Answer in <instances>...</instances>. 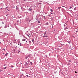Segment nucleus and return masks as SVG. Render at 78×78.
I'll return each mask as SVG.
<instances>
[{
    "label": "nucleus",
    "instance_id": "1",
    "mask_svg": "<svg viewBox=\"0 0 78 78\" xmlns=\"http://www.w3.org/2000/svg\"><path fill=\"white\" fill-rule=\"evenodd\" d=\"M29 11H32V9H29Z\"/></svg>",
    "mask_w": 78,
    "mask_h": 78
},
{
    "label": "nucleus",
    "instance_id": "2",
    "mask_svg": "<svg viewBox=\"0 0 78 78\" xmlns=\"http://www.w3.org/2000/svg\"><path fill=\"white\" fill-rule=\"evenodd\" d=\"M28 57H29V56H26L25 57V59H27V58H28Z\"/></svg>",
    "mask_w": 78,
    "mask_h": 78
},
{
    "label": "nucleus",
    "instance_id": "3",
    "mask_svg": "<svg viewBox=\"0 0 78 78\" xmlns=\"http://www.w3.org/2000/svg\"><path fill=\"white\" fill-rule=\"evenodd\" d=\"M76 34H77V35H78V31H76Z\"/></svg>",
    "mask_w": 78,
    "mask_h": 78
},
{
    "label": "nucleus",
    "instance_id": "4",
    "mask_svg": "<svg viewBox=\"0 0 78 78\" xmlns=\"http://www.w3.org/2000/svg\"><path fill=\"white\" fill-rule=\"evenodd\" d=\"M48 23H45V25H48Z\"/></svg>",
    "mask_w": 78,
    "mask_h": 78
},
{
    "label": "nucleus",
    "instance_id": "5",
    "mask_svg": "<svg viewBox=\"0 0 78 78\" xmlns=\"http://www.w3.org/2000/svg\"><path fill=\"white\" fill-rule=\"evenodd\" d=\"M23 41H26V40L25 39H23L22 40Z\"/></svg>",
    "mask_w": 78,
    "mask_h": 78
},
{
    "label": "nucleus",
    "instance_id": "6",
    "mask_svg": "<svg viewBox=\"0 0 78 78\" xmlns=\"http://www.w3.org/2000/svg\"><path fill=\"white\" fill-rule=\"evenodd\" d=\"M16 40H14L13 41V42L14 43H16Z\"/></svg>",
    "mask_w": 78,
    "mask_h": 78
},
{
    "label": "nucleus",
    "instance_id": "7",
    "mask_svg": "<svg viewBox=\"0 0 78 78\" xmlns=\"http://www.w3.org/2000/svg\"><path fill=\"white\" fill-rule=\"evenodd\" d=\"M8 53H7L5 55V56H8Z\"/></svg>",
    "mask_w": 78,
    "mask_h": 78
},
{
    "label": "nucleus",
    "instance_id": "8",
    "mask_svg": "<svg viewBox=\"0 0 78 78\" xmlns=\"http://www.w3.org/2000/svg\"><path fill=\"white\" fill-rule=\"evenodd\" d=\"M50 11H51V12H53V10L52 9H50Z\"/></svg>",
    "mask_w": 78,
    "mask_h": 78
},
{
    "label": "nucleus",
    "instance_id": "9",
    "mask_svg": "<svg viewBox=\"0 0 78 78\" xmlns=\"http://www.w3.org/2000/svg\"><path fill=\"white\" fill-rule=\"evenodd\" d=\"M61 8V7H58V9L59 10V9H60Z\"/></svg>",
    "mask_w": 78,
    "mask_h": 78
},
{
    "label": "nucleus",
    "instance_id": "10",
    "mask_svg": "<svg viewBox=\"0 0 78 78\" xmlns=\"http://www.w3.org/2000/svg\"><path fill=\"white\" fill-rule=\"evenodd\" d=\"M6 68H7V67H5V68H4V69H6Z\"/></svg>",
    "mask_w": 78,
    "mask_h": 78
},
{
    "label": "nucleus",
    "instance_id": "11",
    "mask_svg": "<svg viewBox=\"0 0 78 78\" xmlns=\"http://www.w3.org/2000/svg\"><path fill=\"white\" fill-rule=\"evenodd\" d=\"M44 37H48V36H44Z\"/></svg>",
    "mask_w": 78,
    "mask_h": 78
},
{
    "label": "nucleus",
    "instance_id": "12",
    "mask_svg": "<svg viewBox=\"0 0 78 78\" xmlns=\"http://www.w3.org/2000/svg\"><path fill=\"white\" fill-rule=\"evenodd\" d=\"M61 45H62V46L64 45V44H61Z\"/></svg>",
    "mask_w": 78,
    "mask_h": 78
},
{
    "label": "nucleus",
    "instance_id": "13",
    "mask_svg": "<svg viewBox=\"0 0 78 78\" xmlns=\"http://www.w3.org/2000/svg\"><path fill=\"white\" fill-rule=\"evenodd\" d=\"M71 8H72V7H70V8H69V9H71Z\"/></svg>",
    "mask_w": 78,
    "mask_h": 78
},
{
    "label": "nucleus",
    "instance_id": "14",
    "mask_svg": "<svg viewBox=\"0 0 78 78\" xmlns=\"http://www.w3.org/2000/svg\"><path fill=\"white\" fill-rule=\"evenodd\" d=\"M2 50H4V51H5V49L4 48Z\"/></svg>",
    "mask_w": 78,
    "mask_h": 78
},
{
    "label": "nucleus",
    "instance_id": "15",
    "mask_svg": "<svg viewBox=\"0 0 78 78\" xmlns=\"http://www.w3.org/2000/svg\"><path fill=\"white\" fill-rule=\"evenodd\" d=\"M30 64H31V65H32V64L33 63H32V62H30Z\"/></svg>",
    "mask_w": 78,
    "mask_h": 78
},
{
    "label": "nucleus",
    "instance_id": "16",
    "mask_svg": "<svg viewBox=\"0 0 78 78\" xmlns=\"http://www.w3.org/2000/svg\"><path fill=\"white\" fill-rule=\"evenodd\" d=\"M32 42H34V39H33L32 40Z\"/></svg>",
    "mask_w": 78,
    "mask_h": 78
},
{
    "label": "nucleus",
    "instance_id": "17",
    "mask_svg": "<svg viewBox=\"0 0 78 78\" xmlns=\"http://www.w3.org/2000/svg\"><path fill=\"white\" fill-rule=\"evenodd\" d=\"M12 67H14V66H11V68H12Z\"/></svg>",
    "mask_w": 78,
    "mask_h": 78
},
{
    "label": "nucleus",
    "instance_id": "18",
    "mask_svg": "<svg viewBox=\"0 0 78 78\" xmlns=\"http://www.w3.org/2000/svg\"><path fill=\"white\" fill-rule=\"evenodd\" d=\"M29 43H31V41H29Z\"/></svg>",
    "mask_w": 78,
    "mask_h": 78
},
{
    "label": "nucleus",
    "instance_id": "19",
    "mask_svg": "<svg viewBox=\"0 0 78 78\" xmlns=\"http://www.w3.org/2000/svg\"><path fill=\"white\" fill-rule=\"evenodd\" d=\"M74 10H76V8H75L74 9Z\"/></svg>",
    "mask_w": 78,
    "mask_h": 78
},
{
    "label": "nucleus",
    "instance_id": "20",
    "mask_svg": "<svg viewBox=\"0 0 78 78\" xmlns=\"http://www.w3.org/2000/svg\"><path fill=\"white\" fill-rule=\"evenodd\" d=\"M2 70H0V72H2Z\"/></svg>",
    "mask_w": 78,
    "mask_h": 78
},
{
    "label": "nucleus",
    "instance_id": "21",
    "mask_svg": "<svg viewBox=\"0 0 78 78\" xmlns=\"http://www.w3.org/2000/svg\"><path fill=\"white\" fill-rule=\"evenodd\" d=\"M38 23H40V21H39L38 22Z\"/></svg>",
    "mask_w": 78,
    "mask_h": 78
},
{
    "label": "nucleus",
    "instance_id": "22",
    "mask_svg": "<svg viewBox=\"0 0 78 78\" xmlns=\"http://www.w3.org/2000/svg\"><path fill=\"white\" fill-rule=\"evenodd\" d=\"M28 62H30V60H28Z\"/></svg>",
    "mask_w": 78,
    "mask_h": 78
},
{
    "label": "nucleus",
    "instance_id": "23",
    "mask_svg": "<svg viewBox=\"0 0 78 78\" xmlns=\"http://www.w3.org/2000/svg\"><path fill=\"white\" fill-rule=\"evenodd\" d=\"M47 33L46 32H45L44 34H46Z\"/></svg>",
    "mask_w": 78,
    "mask_h": 78
},
{
    "label": "nucleus",
    "instance_id": "24",
    "mask_svg": "<svg viewBox=\"0 0 78 78\" xmlns=\"http://www.w3.org/2000/svg\"><path fill=\"white\" fill-rule=\"evenodd\" d=\"M73 37H74V38H75V37H74V36H73Z\"/></svg>",
    "mask_w": 78,
    "mask_h": 78
},
{
    "label": "nucleus",
    "instance_id": "25",
    "mask_svg": "<svg viewBox=\"0 0 78 78\" xmlns=\"http://www.w3.org/2000/svg\"><path fill=\"white\" fill-rule=\"evenodd\" d=\"M69 62H71V61L70 60H69Z\"/></svg>",
    "mask_w": 78,
    "mask_h": 78
},
{
    "label": "nucleus",
    "instance_id": "26",
    "mask_svg": "<svg viewBox=\"0 0 78 78\" xmlns=\"http://www.w3.org/2000/svg\"><path fill=\"white\" fill-rule=\"evenodd\" d=\"M75 73H77V72L75 71Z\"/></svg>",
    "mask_w": 78,
    "mask_h": 78
},
{
    "label": "nucleus",
    "instance_id": "27",
    "mask_svg": "<svg viewBox=\"0 0 78 78\" xmlns=\"http://www.w3.org/2000/svg\"><path fill=\"white\" fill-rule=\"evenodd\" d=\"M19 52H20V51H19L18 53H19Z\"/></svg>",
    "mask_w": 78,
    "mask_h": 78
},
{
    "label": "nucleus",
    "instance_id": "28",
    "mask_svg": "<svg viewBox=\"0 0 78 78\" xmlns=\"http://www.w3.org/2000/svg\"><path fill=\"white\" fill-rule=\"evenodd\" d=\"M62 6V7H65V6Z\"/></svg>",
    "mask_w": 78,
    "mask_h": 78
},
{
    "label": "nucleus",
    "instance_id": "29",
    "mask_svg": "<svg viewBox=\"0 0 78 78\" xmlns=\"http://www.w3.org/2000/svg\"><path fill=\"white\" fill-rule=\"evenodd\" d=\"M53 14V13H51V14Z\"/></svg>",
    "mask_w": 78,
    "mask_h": 78
},
{
    "label": "nucleus",
    "instance_id": "30",
    "mask_svg": "<svg viewBox=\"0 0 78 78\" xmlns=\"http://www.w3.org/2000/svg\"><path fill=\"white\" fill-rule=\"evenodd\" d=\"M26 42H27V43L28 42H27V41H26Z\"/></svg>",
    "mask_w": 78,
    "mask_h": 78
},
{
    "label": "nucleus",
    "instance_id": "31",
    "mask_svg": "<svg viewBox=\"0 0 78 78\" xmlns=\"http://www.w3.org/2000/svg\"><path fill=\"white\" fill-rule=\"evenodd\" d=\"M51 25H53V24H51Z\"/></svg>",
    "mask_w": 78,
    "mask_h": 78
},
{
    "label": "nucleus",
    "instance_id": "32",
    "mask_svg": "<svg viewBox=\"0 0 78 78\" xmlns=\"http://www.w3.org/2000/svg\"><path fill=\"white\" fill-rule=\"evenodd\" d=\"M44 17L45 18V16H44Z\"/></svg>",
    "mask_w": 78,
    "mask_h": 78
},
{
    "label": "nucleus",
    "instance_id": "33",
    "mask_svg": "<svg viewBox=\"0 0 78 78\" xmlns=\"http://www.w3.org/2000/svg\"><path fill=\"white\" fill-rule=\"evenodd\" d=\"M26 64H27V63H26Z\"/></svg>",
    "mask_w": 78,
    "mask_h": 78
},
{
    "label": "nucleus",
    "instance_id": "34",
    "mask_svg": "<svg viewBox=\"0 0 78 78\" xmlns=\"http://www.w3.org/2000/svg\"><path fill=\"white\" fill-rule=\"evenodd\" d=\"M44 19H45V18H44Z\"/></svg>",
    "mask_w": 78,
    "mask_h": 78
},
{
    "label": "nucleus",
    "instance_id": "35",
    "mask_svg": "<svg viewBox=\"0 0 78 78\" xmlns=\"http://www.w3.org/2000/svg\"><path fill=\"white\" fill-rule=\"evenodd\" d=\"M69 43V44H70V43Z\"/></svg>",
    "mask_w": 78,
    "mask_h": 78
},
{
    "label": "nucleus",
    "instance_id": "36",
    "mask_svg": "<svg viewBox=\"0 0 78 78\" xmlns=\"http://www.w3.org/2000/svg\"><path fill=\"white\" fill-rule=\"evenodd\" d=\"M3 54L4 55V53H3Z\"/></svg>",
    "mask_w": 78,
    "mask_h": 78
}]
</instances>
